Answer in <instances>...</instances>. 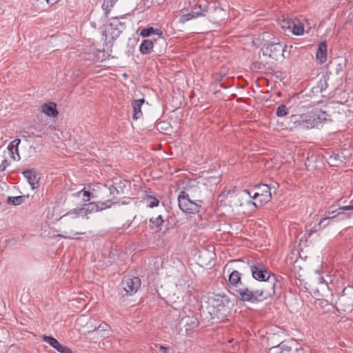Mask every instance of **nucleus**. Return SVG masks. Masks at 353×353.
<instances>
[{
    "mask_svg": "<svg viewBox=\"0 0 353 353\" xmlns=\"http://www.w3.org/2000/svg\"><path fill=\"white\" fill-rule=\"evenodd\" d=\"M233 305L228 296L216 294L209 298L207 309L212 319L223 321L230 314Z\"/></svg>",
    "mask_w": 353,
    "mask_h": 353,
    "instance_id": "f257e3e1",
    "label": "nucleus"
},
{
    "mask_svg": "<svg viewBox=\"0 0 353 353\" xmlns=\"http://www.w3.org/2000/svg\"><path fill=\"white\" fill-rule=\"evenodd\" d=\"M229 263H240V265L236 266V268L241 271L250 269L252 278L259 281H264L270 278V276L275 275L268 271L265 267L261 263H255L248 259L231 260Z\"/></svg>",
    "mask_w": 353,
    "mask_h": 353,
    "instance_id": "f03ea898",
    "label": "nucleus"
},
{
    "mask_svg": "<svg viewBox=\"0 0 353 353\" xmlns=\"http://www.w3.org/2000/svg\"><path fill=\"white\" fill-rule=\"evenodd\" d=\"M254 281L248 284L243 283L239 288L234 289V294L239 301L250 303H258L261 302L262 297L268 295V292L258 290L257 288L254 286Z\"/></svg>",
    "mask_w": 353,
    "mask_h": 353,
    "instance_id": "7ed1b4c3",
    "label": "nucleus"
},
{
    "mask_svg": "<svg viewBox=\"0 0 353 353\" xmlns=\"http://www.w3.org/2000/svg\"><path fill=\"white\" fill-rule=\"evenodd\" d=\"M281 279L282 277L280 276H270V278L264 281L265 283L257 288L258 290L268 292V295L261 298V302L274 295L280 296L282 288Z\"/></svg>",
    "mask_w": 353,
    "mask_h": 353,
    "instance_id": "20e7f679",
    "label": "nucleus"
},
{
    "mask_svg": "<svg viewBox=\"0 0 353 353\" xmlns=\"http://www.w3.org/2000/svg\"><path fill=\"white\" fill-rule=\"evenodd\" d=\"M304 117L307 129L313 128L325 121H332L327 112L319 108H315L305 113Z\"/></svg>",
    "mask_w": 353,
    "mask_h": 353,
    "instance_id": "39448f33",
    "label": "nucleus"
},
{
    "mask_svg": "<svg viewBox=\"0 0 353 353\" xmlns=\"http://www.w3.org/2000/svg\"><path fill=\"white\" fill-rule=\"evenodd\" d=\"M179 208L187 214H196L199 212L201 205L192 201L185 191H181L178 196Z\"/></svg>",
    "mask_w": 353,
    "mask_h": 353,
    "instance_id": "423d86ee",
    "label": "nucleus"
},
{
    "mask_svg": "<svg viewBox=\"0 0 353 353\" xmlns=\"http://www.w3.org/2000/svg\"><path fill=\"white\" fill-rule=\"evenodd\" d=\"M272 353H304V350L296 341L285 340L271 348Z\"/></svg>",
    "mask_w": 353,
    "mask_h": 353,
    "instance_id": "0eeeda50",
    "label": "nucleus"
},
{
    "mask_svg": "<svg viewBox=\"0 0 353 353\" xmlns=\"http://www.w3.org/2000/svg\"><path fill=\"white\" fill-rule=\"evenodd\" d=\"M338 304L344 312L353 310V287H345L338 299Z\"/></svg>",
    "mask_w": 353,
    "mask_h": 353,
    "instance_id": "6e6552de",
    "label": "nucleus"
},
{
    "mask_svg": "<svg viewBox=\"0 0 353 353\" xmlns=\"http://www.w3.org/2000/svg\"><path fill=\"white\" fill-rule=\"evenodd\" d=\"M288 48L287 45L283 46L280 43H269L264 45L261 50L264 55L277 60L280 55L284 57V52H287Z\"/></svg>",
    "mask_w": 353,
    "mask_h": 353,
    "instance_id": "1a4fd4ad",
    "label": "nucleus"
},
{
    "mask_svg": "<svg viewBox=\"0 0 353 353\" xmlns=\"http://www.w3.org/2000/svg\"><path fill=\"white\" fill-rule=\"evenodd\" d=\"M256 188L258 191L253 194L252 198L256 200L257 202L259 203L260 205H262L263 203H266L270 201L272 195L270 192V188L268 185L261 184L256 186Z\"/></svg>",
    "mask_w": 353,
    "mask_h": 353,
    "instance_id": "9d476101",
    "label": "nucleus"
},
{
    "mask_svg": "<svg viewBox=\"0 0 353 353\" xmlns=\"http://www.w3.org/2000/svg\"><path fill=\"white\" fill-rule=\"evenodd\" d=\"M126 295H132L137 292L141 286V280L137 276L128 277L123 279L121 282Z\"/></svg>",
    "mask_w": 353,
    "mask_h": 353,
    "instance_id": "9b49d317",
    "label": "nucleus"
},
{
    "mask_svg": "<svg viewBox=\"0 0 353 353\" xmlns=\"http://www.w3.org/2000/svg\"><path fill=\"white\" fill-rule=\"evenodd\" d=\"M92 339H99L109 337L111 334L110 326L105 322L101 323L97 327L88 332Z\"/></svg>",
    "mask_w": 353,
    "mask_h": 353,
    "instance_id": "f8f14e48",
    "label": "nucleus"
},
{
    "mask_svg": "<svg viewBox=\"0 0 353 353\" xmlns=\"http://www.w3.org/2000/svg\"><path fill=\"white\" fill-rule=\"evenodd\" d=\"M130 185V181L120 179L109 188L110 193L113 196V199H116L117 195L125 194V190H128Z\"/></svg>",
    "mask_w": 353,
    "mask_h": 353,
    "instance_id": "ddd939ff",
    "label": "nucleus"
},
{
    "mask_svg": "<svg viewBox=\"0 0 353 353\" xmlns=\"http://www.w3.org/2000/svg\"><path fill=\"white\" fill-rule=\"evenodd\" d=\"M118 203L117 201H112L111 200H107L104 202H92L88 204H84L85 206H87V211L88 213L96 212L99 211H101L103 210L110 208L113 204Z\"/></svg>",
    "mask_w": 353,
    "mask_h": 353,
    "instance_id": "4468645a",
    "label": "nucleus"
},
{
    "mask_svg": "<svg viewBox=\"0 0 353 353\" xmlns=\"http://www.w3.org/2000/svg\"><path fill=\"white\" fill-rule=\"evenodd\" d=\"M43 340L50 344L60 353H72V351L67 346L61 345L55 338L52 336H43Z\"/></svg>",
    "mask_w": 353,
    "mask_h": 353,
    "instance_id": "2eb2a0df",
    "label": "nucleus"
},
{
    "mask_svg": "<svg viewBox=\"0 0 353 353\" xmlns=\"http://www.w3.org/2000/svg\"><path fill=\"white\" fill-rule=\"evenodd\" d=\"M228 272H230L228 276L229 285L234 288V290L239 288V286L243 284L241 282L242 274L239 270L234 269H229Z\"/></svg>",
    "mask_w": 353,
    "mask_h": 353,
    "instance_id": "dca6fc26",
    "label": "nucleus"
},
{
    "mask_svg": "<svg viewBox=\"0 0 353 353\" xmlns=\"http://www.w3.org/2000/svg\"><path fill=\"white\" fill-rule=\"evenodd\" d=\"M22 174L27 179L32 190L39 187L40 178L34 169L24 170Z\"/></svg>",
    "mask_w": 353,
    "mask_h": 353,
    "instance_id": "f3484780",
    "label": "nucleus"
},
{
    "mask_svg": "<svg viewBox=\"0 0 353 353\" xmlns=\"http://www.w3.org/2000/svg\"><path fill=\"white\" fill-rule=\"evenodd\" d=\"M304 117L305 114L291 115L289 118V124L292 125L290 128H299L300 130H306L307 128L305 123Z\"/></svg>",
    "mask_w": 353,
    "mask_h": 353,
    "instance_id": "a211bd4d",
    "label": "nucleus"
},
{
    "mask_svg": "<svg viewBox=\"0 0 353 353\" xmlns=\"http://www.w3.org/2000/svg\"><path fill=\"white\" fill-rule=\"evenodd\" d=\"M152 34L158 35L159 42L163 43L166 46L165 41L163 37V31L161 29H155L152 26L147 27L141 30L140 36L143 37H148Z\"/></svg>",
    "mask_w": 353,
    "mask_h": 353,
    "instance_id": "6ab92c4d",
    "label": "nucleus"
},
{
    "mask_svg": "<svg viewBox=\"0 0 353 353\" xmlns=\"http://www.w3.org/2000/svg\"><path fill=\"white\" fill-rule=\"evenodd\" d=\"M20 143L21 139H15L11 141L8 146V150L9 152L10 158L14 161H19L21 159L19 153V145Z\"/></svg>",
    "mask_w": 353,
    "mask_h": 353,
    "instance_id": "aec40b11",
    "label": "nucleus"
},
{
    "mask_svg": "<svg viewBox=\"0 0 353 353\" xmlns=\"http://www.w3.org/2000/svg\"><path fill=\"white\" fill-rule=\"evenodd\" d=\"M159 41V39H144L142 41L140 46H139V51L143 54H150L154 45L157 43V42Z\"/></svg>",
    "mask_w": 353,
    "mask_h": 353,
    "instance_id": "412c9836",
    "label": "nucleus"
},
{
    "mask_svg": "<svg viewBox=\"0 0 353 353\" xmlns=\"http://www.w3.org/2000/svg\"><path fill=\"white\" fill-rule=\"evenodd\" d=\"M41 110L51 117H56L59 114L57 104L54 102L45 103L41 105Z\"/></svg>",
    "mask_w": 353,
    "mask_h": 353,
    "instance_id": "4be33fe9",
    "label": "nucleus"
},
{
    "mask_svg": "<svg viewBox=\"0 0 353 353\" xmlns=\"http://www.w3.org/2000/svg\"><path fill=\"white\" fill-rule=\"evenodd\" d=\"M330 79L329 75L323 74L317 83V85L312 88V92L321 93L325 90L328 87L327 81Z\"/></svg>",
    "mask_w": 353,
    "mask_h": 353,
    "instance_id": "5701e85b",
    "label": "nucleus"
},
{
    "mask_svg": "<svg viewBox=\"0 0 353 353\" xmlns=\"http://www.w3.org/2000/svg\"><path fill=\"white\" fill-rule=\"evenodd\" d=\"M342 212H338L337 214H335L334 216H325L319 220V223L316 224V230H323L327 226L330 225L331 223L338 216L341 215Z\"/></svg>",
    "mask_w": 353,
    "mask_h": 353,
    "instance_id": "b1692460",
    "label": "nucleus"
},
{
    "mask_svg": "<svg viewBox=\"0 0 353 353\" xmlns=\"http://www.w3.org/2000/svg\"><path fill=\"white\" fill-rule=\"evenodd\" d=\"M88 211H87L86 208H82L79 209L77 211H70L67 212L63 216H61V219L64 221H69L70 219H76L79 217V215H87L88 214Z\"/></svg>",
    "mask_w": 353,
    "mask_h": 353,
    "instance_id": "393cba45",
    "label": "nucleus"
},
{
    "mask_svg": "<svg viewBox=\"0 0 353 353\" xmlns=\"http://www.w3.org/2000/svg\"><path fill=\"white\" fill-rule=\"evenodd\" d=\"M316 58L320 63H323L327 59V43L322 41L319 43L316 54Z\"/></svg>",
    "mask_w": 353,
    "mask_h": 353,
    "instance_id": "a878e982",
    "label": "nucleus"
},
{
    "mask_svg": "<svg viewBox=\"0 0 353 353\" xmlns=\"http://www.w3.org/2000/svg\"><path fill=\"white\" fill-rule=\"evenodd\" d=\"M165 220L162 215H159L157 217H152L149 220V227L150 229L156 231L161 230V226L163 224Z\"/></svg>",
    "mask_w": 353,
    "mask_h": 353,
    "instance_id": "bb28decb",
    "label": "nucleus"
},
{
    "mask_svg": "<svg viewBox=\"0 0 353 353\" xmlns=\"http://www.w3.org/2000/svg\"><path fill=\"white\" fill-rule=\"evenodd\" d=\"M145 102L144 99L134 100L132 103V106L133 108V119H137L142 116V112L141 110V105Z\"/></svg>",
    "mask_w": 353,
    "mask_h": 353,
    "instance_id": "cd10ccee",
    "label": "nucleus"
},
{
    "mask_svg": "<svg viewBox=\"0 0 353 353\" xmlns=\"http://www.w3.org/2000/svg\"><path fill=\"white\" fill-rule=\"evenodd\" d=\"M345 210H353V205L340 207L339 204L334 203L328 208L325 211V214H337L338 212H342L341 214H343V211Z\"/></svg>",
    "mask_w": 353,
    "mask_h": 353,
    "instance_id": "c85d7f7f",
    "label": "nucleus"
},
{
    "mask_svg": "<svg viewBox=\"0 0 353 353\" xmlns=\"http://www.w3.org/2000/svg\"><path fill=\"white\" fill-rule=\"evenodd\" d=\"M29 199V195H21L17 196H8L6 203L14 206L19 205L26 201Z\"/></svg>",
    "mask_w": 353,
    "mask_h": 353,
    "instance_id": "c756f323",
    "label": "nucleus"
},
{
    "mask_svg": "<svg viewBox=\"0 0 353 353\" xmlns=\"http://www.w3.org/2000/svg\"><path fill=\"white\" fill-rule=\"evenodd\" d=\"M182 321H184L185 323L186 331L194 330L199 324V321L196 317H188L186 319H183Z\"/></svg>",
    "mask_w": 353,
    "mask_h": 353,
    "instance_id": "7c9ffc66",
    "label": "nucleus"
},
{
    "mask_svg": "<svg viewBox=\"0 0 353 353\" xmlns=\"http://www.w3.org/2000/svg\"><path fill=\"white\" fill-rule=\"evenodd\" d=\"M207 8L208 6L205 3H199L192 7V13L194 14V16L199 17L200 16H205V13L207 12Z\"/></svg>",
    "mask_w": 353,
    "mask_h": 353,
    "instance_id": "2f4dec72",
    "label": "nucleus"
},
{
    "mask_svg": "<svg viewBox=\"0 0 353 353\" xmlns=\"http://www.w3.org/2000/svg\"><path fill=\"white\" fill-rule=\"evenodd\" d=\"M125 23L121 21L117 18L112 19V21L109 23L110 29H123L124 28Z\"/></svg>",
    "mask_w": 353,
    "mask_h": 353,
    "instance_id": "473e14b6",
    "label": "nucleus"
},
{
    "mask_svg": "<svg viewBox=\"0 0 353 353\" xmlns=\"http://www.w3.org/2000/svg\"><path fill=\"white\" fill-rule=\"evenodd\" d=\"M289 114V108H287L284 104L280 105L276 111V114L277 117H282L288 115Z\"/></svg>",
    "mask_w": 353,
    "mask_h": 353,
    "instance_id": "72a5a7b5",
    "label": "nucleus"
},
{
    "mask_svg": "<svg viewBox=\"0 0 353 353\" xmlns=\"http://www.w3.org/2000/svg\"><path fill=\"white\" fill-rule=\"evenodd\" d=\"M291 31L294 35H301L303 33V26L301 25H296L294 23H292Z\"/></svg>",
    "mask_w": 353,
    "mask_h": 353,
    "instance_id": "f704fd0d",
    "label": "nucleus"
},
{
    "mask_svg": "<svg viewBox=\"0 0 353 353\" xmlns=\"http://www.w3.org/2000/svg\"><path fill=\"white\" fill-rule=\"evenodd\" d=\"M117 0H104L102 8L105 10V14L110 10L111 8L115 4Z\"/></svg>",
    "mask_w": 353,
    "mask_h": 353,
    "instance_id": "c9c22d12",
    "label": "nucleus"
},
{
    "mask_svg": "<svg viewBox=\"0 0 353 353\" xmlns=\"http://www.w3.org/2000/svg\"><path fill=\"white\" fill-rule=\"evenodd\" d=\"M122 31H123V29H117V28L109 29L107 30V32L110 34V35L111 36V38L113 41L117 39L119 37V35L122 32Z\"/></svg>",
    "mask_w": 353,
    "mask_h": 353,
    "instance_id": "e433bc0d",
    "label": "nucleus"
},
{
    "mask_svg": "<svg viewBox=\"0 0 353 353\" xmlns=\"http://www.w3.org/2000/svg\"><path fill=\"white\" fill-rule=\"evenodd\" d=\"M148 206L150 208H154L158 206L159 201L152 196H147Z\"/></svg>",
    "mask_w": 353,
    "mask_h": 353,
    "instance_id": "4c0bfd02",
    "label": "nucleus"
},
{
    "mask_svg": "<svg viewBox=\"0 0 353 353\" xmlns=\"http://www.w3.org/2000/svg\"><path fill=\"white\" fill-rule=\"evenodd\" d=\"M196 18V16H194V14L192 13V11L191 10L190 12L183 14L180 18V22L181 23H185L192 19Z\"/></svg>",
    "mask_w": 353,
    "mask_h": 353,
    "instance_id": "58836bf2",
    "label": "nucleus"
},
{
    "mask_svg": "<svg viewBox=\"0 0 353 353\" xmlns=\"http://www.w3.org/2000/svg\"><path fill=\"white\" fill-rule=\"evenodd\" d=\"M330 160L331 163L336 164L338 162H342L341 159V156L339 154H334L330 157Z\"/></svg>",
    "mask_w": 353,
    "mask_h": 353,
    "instance_id": "ea45409f",
    "label": "nucleus"
},
{
    "mask_svg": "<svg viewBox=\"0 0 353 353\" xmlns=\"http://www.w3.org/2000/svg\"><path fill=\"white\" fill-rule=\"evenodd\" d=\"M81 194H83V200L85 201L90 200L91 193L89 191H85V190H81V191L78 192L76 194H77L78 196H80Z\"/></svg>",
    "mask_w": 353,
    "mask_h": 353,
    "instance_id": "a19ab883",
    "label": "nucleus"
},
{
    "mask_svg": "<svg viewBox=\"0 0 353 353\" xmlns=\"http://www.w3.org/2000/svg\"><path fill=\"white\" fill-rule=\"evenodd\" d=\"M292 23H294L293 21H291L290 20H285L284 19L283 21H282V23H281V28L283 29H291V27H292Z\"/></svg>",
    "mask_w": 353,
    "mask_h": 353,
    "instance_id": "79ce46f5",
    "label": "nucleus"
},
{
    "mask_svg": "<svg viewBox=\"0 0 353 353\" xmlns=\"http://www.w3.org/2000/svg\"><path fill=\"white\" fill-rule=\"evenodd\" d=\"M9 165L10 163L7 159L3 160L0 164V172L4 171Z\"/></svg>",
    "mask_w": 353,
    "mask_h": 353,
    "instance_id": "37998d69",
    "label": "nucleus"
},
{
    "mask_svg": "<svg viewBox=\"0 0 353 353\" xmlns=\"http://www.w3.org/2000/svg\"><path fill=\"white\" fill-rule=\"evenodd\" d=\"M310 225L306 227V231L308 232L309 235H311L314 232H316L320 230H316V224H315L313 227L310 228Z\"/></svg>",
    "mask_w": 353,
    "mask_h": 353,
    "instance_id": "c03bdc74",
    "label": "nucleus"
},
{
    "mask_svg": "<svg viewBox=\"0 0 353 353\" xmlns=\"http://www.w3.org/2000/svg\"><path fill=\"white\" fill-rule=\"evenodd\" d=\"M225 73H215L214 74V79L216 81H221L223 80V79L225 77Z\"/></svg>",
    "mask_w": 353,
    "mask_h": 353,
    "instance_id": "a18cd8bd",
    "label": "nucleus"
},
{
    "mask_svg": "<svg viewBox=\"0 0 353 353\" xmlns=\"http://www.w3.org/2000/svg\"><path fill=\"white\" fill-rule=\"evenodd\" d=\"M160 350H162L163 353H168L169 348L161 345L160 346Z\"/></svg>",
    "mask_w": 353,
    "mask_h": 353,
    "instance_id": "49530a36",
    "label": "nucleus"
},
{
    "mask_svg": "<svg viewBox=\"0 0 353 353\" xmlns=\"http://www.w3.org/2000/svg\"><path fill=\"white\" fill-rule=\"evenodd\" d=\"M243 192H244L245 194H246L249 195V196H250V197H251V198H252V196H253L252 192L250 190H243Z\"/></svg>",
    "mask_w": 353,
    "mask_h": 353,
    "instance_id": "de8ad7c7",
    "label": "nucleus"
},
{
    "mask_svg": "<svg viewBox=\"0 0 353 353\" xmlns=\"http://www.w3.org/2000/svg\"><path fill=\"white\" fill-rule=\"evenodd\" d=\"M59 0H46L48 3H50L51 5L57 3Z\"/></svg>",
    "mask_w": 353,
    "mask_h": 353,
    "instance_id": "09e8293b",
    "label": "nucleus"
},
{
    "mask_svg": "<svg viewBox=\"0 0 353 353\" xmlns=\"http://www.w3.org/2000/svg\"><path fill=\"white\" fill-rule=\"evenodd\" d=\"M249 203H251L252 205H254L255 207H257V202H254V201H250L248 202Z\"/></svg>",
    "mask_w": 353,
    "mask_h": 353,
    "instance_id": "8fccbe9b",
    "label": "nucleus"
},
{
    "mask_svg": "<svg viewBox=\"0 0 353 353\" xmlns=\"http://www.w3.org/2000/svg\"><path fill=\"white\" fill-rule=\"evenodd\" d=\"M325 216H334L335 214H325Z\"/></svg>",
    "mask_w": 353,
    "mask_h": 353,
    "instance_id": "3c124183",
    "label": "nucleus"
},
{
    "mask_svg": "<svg viewBox=\"0 0 353 353\" xmlns=\"http://www.w3.org/2000/svg\"><path fill=\"white\" fill-rule=\"evenodd\" d=\"M84 232H76L74 233V234H83Z\"/></svg>",
    "mask_w": 353,
    "mask_h": 353,
    "instance_id": "603ef678",
    "label": "nucleus"
},
{
    "mask_svg": "<svg viewBox=\"0 0 353 353\" xmlns=\"http://www.w3.org/2000/svg\"><path fill=\"white\" fill-rule=\"evenodd\" d=\"M59 236H61V237H64V238H67V236H64V235H62V234H59L58 235Z\"/></svg>",
    "mask_w": 353,
    "mask_h": 353,
    "instance_id": "864d4df0",
    "label": "nucleus"
},
{
    "mask_svg": "<svg viewBox=\"0 0 353 353\" xmlns=\"http://www.w3.org/2000/svg\"><path fill=\"white\" fill-rule=\"evenodd\" d=\"M221 86L223 87L224 88H227V86L223 85V84H221Z\"/></svg>",
    "mask_w": 353,
    "mask_h": 353,
    "instance_id": "5fc2aeb1",
    "label": "nucleus"
},
{
    "mask_svg": "<svg viewBox=\"0 0 353 353\" xmlns=\"http://www.w3.org/2000/svg\"><path fill=\"white\" fill-rule=\"evenodd\" d=\"M284 54H286V52H284ZM283 58H285V55H284V57H283Z\"/></svg>",
    "mask_w": 353,
    "mask_h": 353,
    "instance_id": "6e6d98bb",
    "label": "nucleus"
}]
</instances>
